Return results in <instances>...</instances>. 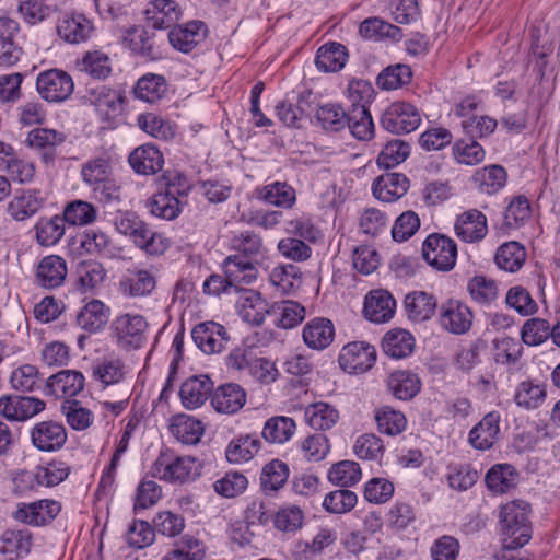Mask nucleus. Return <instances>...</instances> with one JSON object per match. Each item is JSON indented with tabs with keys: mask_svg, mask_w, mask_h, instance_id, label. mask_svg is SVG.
Listing matches in <instances>:
<instances>
[{
	"mask_svg": "<svg viewBox=\"0 0 560 560\" xmlns=\"http://www.w3.org/2000/svg\"><path fill=\"white\" fill-rule=\"evenodd\" d=\"M128 162L131 168L140 175H153L160 172L164 165V159L161 151L151 144H144L135 149Z\"/></svg>",
	"mask_w": 560,
	"mask_h": 560,
	"instance_id": "obj_26",
	"label": "nucleus"
},
{
	"mask_svg": "<svg viewBox=\"0 0 560 560\" xmlns=\"http://www.w3.org/2000/svg\"><path fill=\"white\" fill-rule=\"evenodd\" d=\"M302 337L308 348L324 350L334 341V324L328 318H313L303 327Z\"/></svg>",
	"mask_w": 560,
	"mask_h": 560,
	"instance_id": "obj_25",
	"label": "nucleus"
},
{
	"mask_svg": "<svg viewBox=\"0 0 560 560\" xmlns=\"http://www.w3.org/2000/svg\"><path fill=\"white\" fill-rule=\"evenodd\" d=\"M167 90V83L163 75L148 73L138 80L133 93L139 100L155 103L166 95Z\"/></svg>",
	"mask_w": 560,
	"mask_h": 560,
	"instance_id": "obj_49",
	"label": "nucleus"
},
{
	"mask_svg": "<svg viewBox=\"0 0 560 560\" xmlns=\"http://www.w3.org/2000/svg\"><path fill=\"white\" fill-rule=\"evenodd\" d=\"M528 514L529 504L525 501H511L501 506L499 523L504 545L502 560H524L515 559L512 551L523 547L530 539Z\"/></svg>",
	"mask_w": 560,
	"mask_h": 560,
	"instance_id": "obj_1",
	"label": "nucleus"
},
{
	"mask_svg": "<svg viewBox=\"0 0 560 560\" xmlns=\"http://www.w3.org/2000/svg\"><path fill=\"white\" fill-rule=\"evenodd\" d=\"M32 547V534L26 528H11L0 537V550L4 555L21 557L27 555Z\"/></svg>",
	"mask_w": 560,
	"mask_h": 560,
	"instance_id": "obj_48",
	"label": "nucleus"
},
{
	"mask_svg": "<svg viewBox=\"0 0 560 560\" xmlns=\"http://www.w3.org/2000/svg\"><path fill=\"white\" fill-rule=\"evenodd\" d=\"M382 346L387 355L394 359H401L412 353L415 338L405 329H393L385 334Z\"/></svg>",
	"mask_w": 560,
	"mask_h": 560,
	"instance_id": "obj_43",
	"label": "nucleus"
},
{
	"mask_svg": "<svg viewBox=\"0 0 560 560\" xmlns=\"http://www.w3.org/2000/svg\"><path fill=\"white\" fill-rule=\"evenodd\" d=\"M224 276L230 288L240 290L242 285L250 284L257 278V268L244 256L232 255L223 262Z\"/></svg>",
	"mask_w": 560,
	"mask_h": 560,
	"instance_id": "obj_20",
	"label": "nucleus"
},
{
	"mask_svg": "<svg viewBox=\"0 0 560 560\" xmlns=\"http://www.w3.org/2000/svg\"><path fill=\"white\" fill-rule=\"evenodd\" d=\"M314 102V94L311 91H304L300 93L296 105L287 101L279 102L276 106L277 117L283 125L298 128L303 114L311 110V105Z\"/></svg>",
	"mask_w": 560,
	"mask_h": 560,
	"instance_id": "obj_31",
	"label": "nucleus"
},
{
	"mask_svg": "<svg viewBox=\"0 0 560 560\" xmlns=\"http://www.w3.org/2000/svg\"><path fill=\"white\" fill-rule=\"evenodd\" d=\"M122 44L132 54L143 58H153V36L142 26L127 28L122 36Z\"/></svg>",
	"mask_w": 560,
	"mask_h": 560,
	"instance_id": "obj_52",
	"label": "nucleus"
},
{
	"mask_svg": "<svg viewBox=\"0 0 560 560\" xmlns=\"http://www.w3.org/2000/svg\"><path fill=\"white\" fill-rule=\"evenodd\" d=\"M118 233L128 236L133 244L150 255L163 254L168 247V241L161 233L150 229L132 212H120L115 218Z\"/></svg>",
	"mask_w": 560,
	"mask_h": 560,
	"instance_id": "obj_2",
	"label": "nucleus"
},
{
	"mask_svg": "<svg viewBox=\"0 0 560 560\" xmlns=\"http://www.w3.org/2000/svg\"><path fill=\"white\" fill-rule=\"evenodd\" d=\"M78 71L96 80H105L113 71L112 61L102 50H89L75 60Z\"/></svg>",
	"mask_w": 560,
	"mask_h": 560,
	"instance_id": "obj_33",
	"label": "nucleus"
},
{
	"mask_svg": "<svg viewBox=\"0 0 560 560\" xmlns=\"http://www.w3.org/2000/svg\"><path fill=\"white\" fill-rule=\"evenodd\" d=\"M148 323L140 314L125 313L116 316L110 330L117 346L121 349H138L147 339Z\"/></svg>",
	"mask_w": 560,
	"mask_h": 560,
	"instance_id": "obj_5",
	"label": "nucleus"
},
{
	"mask_svg": "<svg viewBox=\"0 0 560 560\" xmlns=\"http://www.w3.org/2000/svg\"><path fill=\"white\" fill-rule=\"evenodd\" d=\"M348 114L337 103H326L316 109V118L324 129L338 131L346 127Z\"/></svg>",
	"mask_w": 560,
	"mask_h": 560,
	"instance_id": "obj_61",
	"label": "nucleus"
},
{
	"mask_svg": "<svg viewBox=\"0 0 560 560\" xmlns=\"http://www.w3.org/2000/svg\"><path fill=\"white\" fill-rule=\"evenodd\" d=\"M90 101L101 115L112 118L119 114L124 95L118 90L102 85L91 91Z\"/></svg>",
	"mask_w": 560,
	"mask_h": 560,
	"instance_id": "obj_39",
	"label": "nucleus"
},
{
	"mask_svg": "<svg viewBox=\"0 0 560 560\" xmlns=\"http://www.w3.org/2000/svg\"><path fill=\"white\" fill-rule=\"evenodd\" d=\"M260 448L261 441L257 436L240 435L229 443L225 456L231 464L247 463L258 454Z\"/></svg>",
	"mask_w": 560,
	"mask_h": 560,
	"instance_id": "obj_37",
	"label": "nucleus"
},
{
	"mask_svg": "<svg viewBox=\"0 0 560 560\" xmlns=\"http://www.w3.org/2000/svg\"><path fill=\"white\" fill-rule=\"evenodd\" d=\"M472 312L458 300H448L440 307L441 326L448 332L460 335L468 331L472 324Z\"/></svg>",
	"mask_w": 560,
	"mask_h": 560,
	"instance_id": "obj_13",
	"label": "nucleus"
},
{
	"mask_svg": "<svg viewBox=\"0 0 560 560\" xmlns=\"http://www.w3.org/2000/svg\"><path fill=\"white\" fill-rule=\"evenodd\" d=\"M296 423L287 416H273L266 420L261 430L262 439L273 445H283L295 434Z\"/></svg>",
	"mask_w": 560,
	"mask_h": 560,
	"instance_id": "obj_30",
	"label": "nucleus"
},
{
	"mask_svg": "<svg viewBox=\"0 0 560 560\" xmlns=\"http://www.w3.org/2000/svg\"><path fill=\"white\" fill-rule=\"evenodd\" d=\"M189 185L186 179L178 177V184L170 182L165 190L154 194L147 200L149 212L160 219L174 220L182 212L180 198L187 196Z\"/></svg>",
	"mask_w": 560,
	"mask_h": 560,
	"instance_id": "obj_4",
	"label": "nucleus"
},
{
	"mask_svg": "<svg viewBox=\"0 0 560 560\" xmlns=\"http://www.w3.org/2000/svg\"><path fill=\"white\" fill-rule=\"evenodd\" d=\"M93 373L102 384L109 386L121 382L125 378L127 370L119 358L110 357L97 363Z\"/></svg>",
	"mask_w": 560,
	"mask_h": 560,
	"instance_id": "obj_58",
	"label": "nucleus"
},
{
	"mask_svg": "<svg viewBox=\"0 0 560 560\" xmlns=\"http://www.w3.org/2000/svg\"><path fill=\"white\" fill-rule=\"evenodd\" d=\"M258 199L278 208L291 209L296 201L295 189L285 182H273L257 189Z\"/></svg>",
	"mask_w": 560,
	"mask_h": 560,
	"instance_id": "obj_34",
	"label": "nucleus"
},
{
	"mask_svg": "<svg viewBox=\"0 0 560 560\" xmlns=\"http://www.w3.org/2000/svg\"><path fill=\"white\" fill-rule=\"evenodd\" d=\"M506 177V172L502 166L489 165L477 170L471 180L479 191L492 195L504 187Z\"/></svg>",
	"mask_w": 560,
	"mask_h": 560,
	"instance_id": "obj_41",
	"label": "nucleus"
},
{
	"mask_svg": "<svg viewBox=\"0 0 560 560\" xmlns=\"http://www.w3.org/2000/svg\"><path fill=\"white\" fill-rule=\"evenodd\" d=\"M213 392V382L208 375L188 377L180 386L179 397L186 409L192 410L202 406Z\"/></svg>",
	"mask_w": 560,
	"mask_h": 560,
	"instance_id": "obj_16",
	"label": "nucleus"
},
{
	"mask_svg": "<svg viewBox=\"0 0 560 560\" xmlns=\"http://www.w3.org/2000/svg\"><path fill=\"white\" fill-rule=\"evenodd\" d=\"M546 397L545 386L530 381L520 383L514 394L516 405L527 410L539 408L545 402Z\"/></svg>",
	"mask_w": 560,
	"mask_h": 560,
	"instance_id": "obj_54",
	"label": "nucleus"
},
{
	"mask_svg": "<svg viewBox=\"0 0 560 560\" xmlns=\"http://www.w3.org/2000/svg\"><path fill=\"white\" fill-rule=\"evenodd\" d=\"M381 121L392 133H409L419 127L421 115L412 104L395 102L386 108Z\"/></svg>",
	"mask_w": 560,
	"mask_h": 560,
	"instance_id": "obj_7",
	"label": "nucleus"
},
{
	"mask_svg": "<svg viewBox=\"0 0 560 560\" xmlns=\"http://www.w3.org/2000/svg\"><path fill=\"white\" fill-rule=\"evenodd\" d=\"M150 474L161 480L186 482L199 475V465L191 456H176L164 451L152 464Z\"/></svg>",
	"mask_w": 560,
	"mask_h": 560,
	"instance_id": "obj_3",
	"label": "nucleus"
},
{
	"mask_svg": "<svg viewBox=\"0 0 560 560\" xmlns=\"http://www.w3.org/2000/svg\"><path fill=\"white\" fill-rule=\"evenodd\" d=\"M360 35L370 40L390 39L398 42L402 38L401 30L382 19L370 18L364 20L359 26Z\"/></svg>",
	"mask_w": 560,
	"mask_h": 560,
	"instance_id": "obj_45",
	"label": "nucleus"
},
{
	"mask_svg": "<svg viewBox=\"0 0 560 560\" xmlns=\"http://www.w3.org/2000/svg\"><path fill=\"white\" fill-rule=\"evenodd\" d=\"M127 545L133 549H142L151 546L155 540L153 527L145 521L135 520L125 535Z\"/></svg>",
	"mask_w": 560,
	"mask_h": 560,
	"instance_id": "obj_62",
	"label": "nucleus"
},
{
	"mask_svg": "<svg viewBox=\"0 0 560 560\" xmlns=\"http://www.w3.org/2000/svg\"><path fill=\"white\" fill-rule=\"evenodd\" d=\"M170 430L174 438L187 445L197 444L205 431L203 424L198 419L188 415H176L172 417Z\"/></svg>",
	"mask_w": 560,
	"mask_h": 560,
	"instance_id": "obj_32",
	"label": "nucleus"
},
{
	"mask_svg": "<svg viewBox=\"0 0 560 560\" xmlns=\"http://www.w3.org/2000/svg\"><path fill=\"white\" fill-rule=\"evenodd\" d=\"M191 337L196 346L207 354L221 352L226 343L225 328L214 322H206L197 325Z\"/></svg>",
	"mask_w": 560,
	"mask_h": 560,
	"instance_id": "obj_15",
	"label": "nucleus"
},
{
	"mask_svg": "<svg viewBox=\"0 0 560 560\" xmlns=\"http://www.w3.org/2000/svg\"><path fill=\"white\" fill-rule=\"evenodd\" d=\"M207 546L197 537L186 534L168 550L161 560H205Z\"/></svg>",
	"mask_w": 560,
	"mask_h": 560,
	"instance_id": "obj_38",
	"label": "nucleus"
},
{
	"mask_svg": "<svg viewBox=\"0 0 560 560\" xmlns=\"http://www.w3.org/2000/svg\"><path fill=\"white\" fill-rule=\"evenodd\" d=\"M446 479L452 489L466 491L477 481L478 472L469 465L451 464L447 466Z\"/></svg>",
	"mask_w": 560,
	"mask_h": 560,
	"instance_id": "obj_64",
	"label": "nucleus"
},
{
	"mask_svg": "<svg viewBox=\"0 0 560 560\" xmlns=\"http://www.w3.org/2000/svg\"><path fill=\"white\" fill-rule=\"evenodd\" d=\"M61 511L58 501L44 499L31 503L21 502L12 516L15 521L30 526H45L49 524Z\"/></svg>",
	"mask_w": 560,
	"mask_h": 560,
	"instance_id": "obj_9",
	"label": "nucleus"
},
{
	"mask_svg": "<svg viewBox=\"0 0 560 560\" xmlns=\"http://www.w3.org/2000/svg\"><path fill=\"white\" fill-rule=\"evenodd\" d=\"M39 190L25 189L16 194L8 203V213L16 221H24L35 215L44 206Z\"/></svg>",
	"mask_w": 560,
	"mask_h": 560,
	"instance_id": "obj_28",
	"label": "nucleus"
},
{
	"mask_svg": "<svg viewBox=\"0 0 560 560\" xmlns=\"http://www.w3.org/2000/svg\"><path fill=\"white\" fill-rule=\"evenodd\" d=\"M207 33L206 24L195 20L174 26L168 33V42L176 50L189 52L205 40Z\"/></svg>",
	"mask_w": 560,
	"mask_h": 560,
	"instance_id": "obj_14",
	"label": "nucleus"
},
{
	"mask_svg": "<svg viewBox=\"0 0 560 560\" xmlns=\"http://www.w3.org/2000/svg\"><path fill=\"white\" fill-rule=\"evenodd\" d=\"M109 314V307L102 301L91 300L77 315V324L84 330L96 332L105 327Z\"/></svg>",
	"mask_w": 560,
	"mask_h": 560,
	"instance_id": "obj_35",
	"label": "nucleus"
},
{
	"mask_svg": "<svg viewBox=\"0 0 560 560\" xmlns=\"http://www.w3.org/2000/svg\"><path fill=\"white\" fill-rule=\"evenodd\" d=\"M305 420L314 430H329L339 420V411L330 404L318 401L311 404L305 409Z\"/></svg>",
	"mask_w": 560,
	"mask_h": 560,
	"instance_id": "obj_40",
	"label": "nucleus"
},
{
	"mask_svg": "<svg viewBox=\"0 0 560 560\" xmlns=\"http://www.w3.org/2000/svg\"><path fill=\"white\" fill-rule=\"evenodd\" d=\"M327 477L331 483L346 488L361 480L362 470L357 462L341 460L329 468Z\"/></svg>",
	"mask_w": 560,
	"mask_h": 560,
	"instance_id": "obj_55",
	"label": "nucleus"
},
{
	"mask_svg": "<svg viewBox=\"0 0 560 560\" xmlns=\"http://www.w3.org/2000/svg\"><path fill=\"white\" fill-rule=\"evenodd\" d=\"M289 467L279 459L266 464L260 474V487L266 494L279 491L289 478Z\"/></svg>",
	"mask_w": 560,
	"mask_h": 560,
	"instance_id": "obj_51",
	"label": "nucleus"
},
{
	"mask_svg": "<svg viewBox=\"0 0 560 560\" xmlns=\"http://www.w3.org/2000/svg\"><path fill=\"white\" fill-rule=\"evenodd\" d=\"M246 402V393L237 384H224L213 390L211 405L219 413L237 412Z\"/></svg>",
	"mask_w": 560,
	"mask_h": 560,
	"instance_id": "obj_24",
	"label": "nucleus"
},
{
	"mask_svg": "<svg viewBox=\"0 0 560 560\" xmlns=\"http://www.w3.org/2000/svg\"><path fill=\"white\" fill-rule=\"evenodd\" d=\"M36 90L47 102H63L70 96V75L59 69L43 71L37 75Z\"/></svg>",
	"mask_w": 560,
	"mask_h": 560,
	"instance_id": "obj_11",
	"label": "nucleus"
},
{
	"mask_svg": "<svg viewBox=\"0 0 560 560\" xmlns=\"http://www.w3.org/2000/svg\"><path fill=\"white\" fill-rule=\"evenodd\" d=\"M501 417L499 412L487 413L469 432V443L477 450H489L497 442L500 433Z\"/></svg>",
	"mask_w": 560,
	"mask_h": 560,
	"instance_id": "obj_23",
	"label": "nucleus"
},
{
	"mask_svg": "<svg viewBox=\"0 0 560 560\" xmlns=\"http://www.w3.org/2000/svg\"><path fill=\"white\" fill-rule=\"evenodd\" d=\"M241 317L253 325H260L269 313V304L254 290L244 291L237 301Z\"/></svg>",
	"mask_w": 560,
	"mask_h": 560,
	"instance_id": "obj_29",
	"label": "nucleus"
},
{
	"mask_svg": "<svg viewBox=\"0 0 560 560\" xmlns=\"http://www.w3.org/2000/svg\"><path fill=\"white\" fill-rule=\"evenodd\" d=\"M155 288V278L147 269H127L119 281V291L126 296H144Z\"/></svg>",
	"mask_w": 560,
	"mask_h": 560,
	"instance_id": "obj_27",
	"label": "nucleus"
},
{
	"mask_svg": "<svg viewBox=\"0 0 560 560\" xmlns=\"http://www.w3.org/2000/svg\"><path fill=\"white\" fill-rule=\"evenodd\" d=\"M67 436L65 427L55 421L39 422L31 432L34 446L45 452L60 448L66 443Z\"/></svg>",
	"mask_w": 560,
	"mask_h": 560,
	"instance_id": "obj_18",
	"label": "nucleus"
},
{
	"mask_svg": "<svg viewBox=\"0 0 560 560\" xmlns=\"http://www.w3.org/2000/svg\"><path fill=\"white\" fill-rule=\"evenodd\" d=\"M347 125L359 140H369L374 132V124L369 108L354 107L348 113Z\"/></svg>",
	"mask_w": 560,
	"mask_h": 560,
	"instance_id": "obj_57",
	"label": "nucleus"
},
{
	"mask_svg": "<svg viewBox=\"0 0 560 560\" xmlns=\"http://www.w3.org/2000/svg\"><path fill=\"white\" fill-rule=\"evenodd\" d=\"M67 276V265L59 256H47L37 267V280L46 288H55L61 284Z\"/></svg>",
	"mask_w": 560,
	"mask_h": 560,
	"instance_id": "obj_42",
	"label": "nucleus"
},
{
	"mask_svg": "<svg viewBox=\"0 0 560 560\" xmlns=\"http://www.w3.org/2000/svg\"><path fill=\"white\" fill-rule=\"evenodd\" d=\"M70 218V202L63 206L62 215L56 214L51 218H40L35 226L36 241L40 246L57 244L66 232V222Z\"/></svg>",
	"mask_w": 560,
	"mask_h": 560,
	"instance_id": "obj_17",
	"label": "nucleus"
},
{
	"mask_svg": "<svg viewBox=\"0 0 560 560\" xmlns=\"http://www.w3.org/2000/svg\"><path fill=\"white\" fill-rule=\"evenodd\" d=\"M424 260L439 271H451L457 260L455 241L443 234H430L422 244Z\"/></svg>",
	"mask_w": 560,
	"mask_h": 560,
	"instance_id": "obj_6",
	"label": "nucleus"
},
{
	"mask_svg": "<svg viewBox=\"0 0 560 560\" xmlns=\"http://www.w3.org/2000/svg\"><path fill=\"white\" fill-rule=\"evenodd\" d=\"M388 388L401 400L413 398L420 390L421 382L417 374L409 371H395L387 381Z\"/></svg>",
	"mask_w": 560,
	"mask_h": 560,
	"instance_id": "obj_47",
	"label": "nucleus"
},
{
	"mask_svg": "<svg viewBox=\"0 0 560 560\" xmlns=\"http://www.w3.org/2000/svg\"><path fill=\"white\" fill-rule=\"evenodd\" d=\"M145 21L155 30L173 26L182 18V9L174 0H153L144 11Z\"/></svg>",
	"mask_w": 560,
	"mask_h": 560,
	"instance_id": "obj_19",
	"label": "nucleus"
},
{
	"mask_svg": "<svg viewBox=\"0 0 560 560\" xmlns=\"http://www.w3.org/2000/svg\"><path fill=\"white\" fill-rule=\"evenodd\" d=\"M454 232L464 243H479L488 234L487 217L477 209L464 211L455 220Z\"/></svg>",
	"mask_w": 560,
	"mask_h": 560,
	"instance_id": "obj_12",
	"label": "nucleus"
},
{
	"mask_svg": "<svg viewBox=\"0 0 560 560\" xmlns=\"http://www.w3.org/2000/svg\"><path fill=\"white\" fill-rule=\"evenodd\" d=\"M471 299L479 304H490L499 294L498 284L486 276H475L467 283Z\"/></svg>",
	"mask_w": 560,
	"mask_h": 560,
	"instance_id": "obj_59",
	"label": "nucleus"
},
{
	"mask_svg": "<svg viewBox=\"0 0 560 560\" xmlns=\"http://www.w3.org/2000/svg\"><path fill=\"white\" fill-rule=\"evenodd\" d=\"M405 308L409 319L421 323L433 316L436 310V300L427 292L415 291L406 295Z\"/></svg>",
	"mask_w": 560,
	"mask_h": 560,
	"instance_id": "obj_36",
	"label": "nucleus"
},
{
	"mask_svg": "<svg viewBox=\"0 0 560 560\" xmlns=\"http://www.w3.org/2000/svg\"><path fill=\"white\" fill-rule=\"evenodd\" d=\"M358 503L355 492L348 489H340L325 495L323 508L332 514H345L350 512Z\"/></svg>",
	"mask_w": 560,
	"mask_h": 560,
	"instance_id": "obj_63",
	"label": "nucleus"
},
{
	"mask_svg": "<svg viewBox=\"0 0 560 560\" xmlns=\"http://www.w3.org/2000/svg\"><path fill=\"white\" fill-rule=\"evenodd\" d=\"M409 188L408 178L400 173H386L378 176L372 185L376 199L383 202H394L406 195Z\"/></svg>",
	"mask_w": 560,
	"mask_h": 560,
	"instance_id": "obj_22",
	"label": "nucleus"
},
{
	"mask_svg": "<svg viewBox=\"0 0 560 560\" xmlns=\"http://www.w3.org/2000/svg\"><path fill=\"white\" fill-rule=\"evenodd\" d=\"M494 260L500 269L516 272L526 260V250L518 242H508L498 248Z\"/></svg>",
	"mask_w": 560,
	"mask_h": 560,
	"instance_id": "obj_53",
	"label": "nucleus"
},
{
	"mask_svg": "<svg viewBox=\"0 0 560 560\" xmlns=\"http://www.w3.org/2000/svg\"><path fill=\"white\" fill-rule=\"evenodd\" d=\"M269 280L280 294H291L301 285L302 275L292 264L278 265L271 270Z\"/></svg>",
	"mask_w": 560,
	"mask_h": 560,
	"instance_id": "obj_46",
	"label": "nucleus"
},
{
	"mask_svg": "<svg viewBox=\"0 0 560 560\" xmlns=\"http://www.w3.org/2000/svg\"><path fill=\"white\" fill-rule=\"evenodd\" d=\"M452 154L457 163L471 166L480 164L486 158L482 145L471 139L457 140L453 145Z\"/></svg>",
	"mask_w": 560,
	"mask_h": 560,
	"instance_id": "obj_60",
	"label": "nucleus"
},
{
	"mask_svg": "<svg viewBox=\"0 0 560 560\" xmlns=\"http://www.w3.org/2000/svg\"><path fill=\"white\" fill-rule=\"evenodd\" d=\"M348 54L343 45L330 43L318 48L315 63L318 70L324 72H337L347 61Z\"/></svg>",
	"mask_w": 560,
	"mask_h": 560,
	"instance_id": "obj_44",
	"label": "nucleus"
},
{
	"mask_svg": "<svg viewBox=\"0 0 560 560\" xmlns=\"http://www.w3.org/2000/svg\"><path fill=\"white\" fill-rule=\"evenodd\" d=\"M374 420L377 430L385 435L396 436L407 428L405 415L389 406H383L374 410Z\"/></svg>",
	"mask_w": 560,
	"mask_h": 560,
	"instance_id": "obj_50",
	"label": "nucleus"
},
{
	"mask_svg": "<svg viewBox=\"0 0 560 560\" xmlns=\"http://www.w3.org/2000/svg\"><path fill=\"white\" fill-rule=\"evenodd\" d=\"M375 348L364 341H354L346 345L339 354L340 368L350 374L364 373L375 363Z\"/></svg>",
	"mask_w": 560,
	"mask_h": 560,
	"instance_id": "obj_10",
	"label": "nucleus"
},
{
	"mask_svg": "<svg viewBox=\"0 0 560 560\" xmlns=\"http://www.w3.org/2000/svg\"><path fill=\"white\" fill-rule=\"evenodd\" d=\"M396 301L385 290L371 291L364 301L363 312L365 317L376 324L386 323L393 318Z\"/></svg>",
	"mask_w": 560,
	"mask_h": 560,
	"instance_id": "obj_21",
	"label": "nucleus"
},
{
	"mask_svg": "<svg viewBox=\"0 0 560 560\" xmlns=\"http://www.w3.org/2000/svg\"><path fill=\"white\" fill-rule=\"evenodd\" d=\"M353 453L363 460L382 459L385 453L383 440L374 433H364L357 438L353 445Z\"/></svg>",
	"mask_w": 560,
	"mask_h": 560,
	"instance_id": "obj_56",
	"label": "nucleus"
},
{
	"mask_svg": "<svg viewBox=\"0 0 560 560\" xmlns=\"http://www.w3.org/2000/svg\"><path fill=\"white\" fill-rule=\"evenodd\" d=\"M45 407L44 400L33 396L10 394L0 397V415L13 422L26 421L42 412Z\"/></svg>",
	"mask_w": 560,
	"mask_h": 560,
	"instance_id": "obj_8",
	"label": "nucleus"
}]
</instances>
